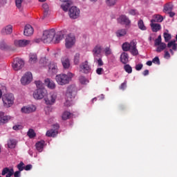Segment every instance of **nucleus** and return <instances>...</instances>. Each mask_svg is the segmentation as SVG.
I'll return each instance as SVG.
<instances>
[{"mask_svg": "<svg viewBox=\"0 0 177 177\" xmlns=\"http://www.w3.org/2000/svg\"><path fill=\"white\" fill-rule=\"evenodd\" d=\"M27 135L28 138H30V139H32L33 138H35V136H37V133H35V131L32 129H29Z\"/></svg>", "mask_w": 177, "mask_h": 177, "instance_id": "nucleus-39", "label": "nucleus"}, {"mask_svg": "<svg viewBox=\"0 0 177 177\" xmlns=\"http://www.w3.org/2000/svg\"><path fill=\"white\" fill-rule=\"evenodd\" d=\"M75 45V36L73 34H69L65 39V46L67 49H71Z\"/></svg>", "mask_w": 177, "mask_h": 177, "instance_id": "nucleus-5", "label": "nucleus"}, {"mask_svg": "<svg viewBox=\"0 0 177 177\" xmlns=\"http://www.w3.org/2000/svg\"><path fill=\"white\" fill-rule=\"evenodd\" d=\"M35 84L37 89H45V88L44 87V83H42V82H41L40 80L35 81Z\"/></svg>", "mask_w": 177, "mask_h": 177, "instance_id": "nucleus-44", "label": "nucleus"}, {"mask_svg": "<svg viewBox=\"0 0 177 177\" xmlns=\"http://www.w3.org/2000/svg\"><path fill=\"white\" fill-rule=\"evenodd\" d=\"M42 8L44 9L43 19H45V17L48 16V12H49V6H48L47 3H44L43 4Z\"/></svg>", "mask_w": 177, "mask_h": 177, "instance_id": "nucleus-36", "label": "nucleus"}, {"mask_svg": "<svg viewBox=\"0 0 177 177\" xmlns=\"http://www.w3.org/2000/svg\"><path fill=\"white\" fill-rule=\"evenodd\" d=\"M22 67H24V61L21 58H15L12 63V68L15 71H19Z\"/></svg>", "mask_w": 177, "mask_h": 177, "instance_id": "nucleus-9", "label": "nucleus"}, {"mask_svg": "<svg viewBox=\"0 0 177 177\" xmlns=\"http://www.w3.org/2000/svg\"><path fill=\"white\" fill-rule=\"evenodd\" d=\"M80 71L84 73V74H88V73H91V66H89V63L88 61H85L82 62L80 66Z\"/></svg>", "mask_w": 177, "mask_h": 177, "instance_id": "nucleus-11", "label": "nucleus"}, {"mask_svg": "<svg viewBox=\"0 0 177 177\" xmlns=\"http://www.w3.org/2000/svg\"><path fill=\"white\" fill-rule=\"evenodd\" d=\"M108 6H114L117 3V0H106Z\"/></svg>", "mask_w": 177, "mask_h": 177, "instance_id": "nucleus-48", "label": "nucleus"}, {"mask_svg": "<svg viewBox=\"0 0 177 177\" xmlns=\"http://www.w3.org/2000/svg\"><path fill=\"white\" fill-rule=\"evenodd\" d=\"M167 48V44L165 43H161L160 45H158L156 48V52L160 53V52H162V50Z\"/></svg>", "mask_w": 177, "mask_h": 177, "instance_id": "nucleus-35", "label": "nucleus"}, {"mask_svg": "<svg viewBox=\"0 0 177 177\" xmlns=\"http://www.w3.org/2000/svg\"><path fill=\"white\" fill-rule=\"evenodd\" d=\"M137 43L135 41H131V47L130 50L129 51L133 56H138L139 55V51L138 50V48H136Z\"/></svg>", "mask_w": 177, "mask_h": 177, "instance_id": "nucleus-14", "label": "nucleus"}, {"mask_svg": "<svg viewBox=\"0 0 177 177\" xmlns=\"http://www.w3.org/2000/svg\"><path fill=\"white\" fill-rule=\"evenodd\" d=\"M46 89L45 88H37L33 93V97L37 100H41V99H44L46 95Z\"/></svg>", "mask_w": 177, "mask_h": 177, "instance_id": "nucleus-6", "label": "nucleus"}, {"mask_svg": "<svg viewBox=\"0 0 177 177\" xmlns=\"http://www.w3.org/2000/svg\"><path fill=\"white\" fill-rule=\"evenodd\" d=\"M124 70L128 74H131L132 73V66L129 64H126L124 66Z\"/></svg>", "mask_w": 177, "mask_h": 177, "instance_id": "nucleus-45", "label": "nucleus"}, {"mask_svg": "<svg viewBox=\"0 0 177 177\" xmlns=\"http://www.w3.org/2000/svg\"><path fill=\"white\" fill-rule=\"evenodd\" d=\"M37 110V107L34 105H31L30 106H24L21 108V113H24V114H30V113H34Z\"/></svg>", "mask_w": 177, "mask_h": 177, "instance_id": "nucleus-15", "label": "nucleus"}, {"mask_svg": "<svg viewBox=\"0 0 177 177\" xmlns=\"http://www.w3.org/2000/svg\"><path fill=\"white\" fill-rule=\"evenodd\" d=\"M48 71L51 74H57V64L55 62H50L48 65Z\"/></svg>", "mask_w": 177, "mask_h": 177, "instance_id": "nucleus-22", "label": "nucleus"}, {"mask_svg": "<svg viewBox=\"0 0 177 177\" xmlns=\"http://www.w3.org/2000/svg\"><path fill=\"white\" fill-rule=\"evenodd\" d=\"M71 117V113L68 111H65L62 113V118L64 120V121H66V120H68Z\"/></svg>", "mask_w": 177, "mask_h": 177, "instance_id": "nucleus-41", "label": "nucleus"}, {"mask_svg": "<svg viewBox=\"0 0 177 177\" xmlns=\"http://www.w3.org/2000/svg\"><path fill=\"white\" fill-rule=\"evenodd\" d=\"M142 75L146 77V75H149V70L146 69L143 71Z\"/></svg>", "mask_w": 177, "mask_h": 177, "instance_id": "nucleus-64", "label": "nucleus"}, {"mask_svg": "<svg viewBox=\"0 0 177 177\" xmlns=\"http://www.w3.org/2000/svg\"><path fill=\"white\" fill-rule=\"evenodd\" d=\"M44 145H45V141L44 140L39 141L36 143V149L38 151H39V153H41L42 150H44Z\"/></svg>", "mask_w": 177, "mask_h": 177, "instance_id": "nucleus-31", "label": "nucleus"}, {"mask_svg": "<svg viewBox=\"0 0 177 177\" xmlns=\"http://www.w3.org/2000/svg\"><path fill=\"white\" fill-rule=\"evenodd\" d=\"M129 15H131V16H136V15H139V13L135 9H131L129 10Z\"/></svg>", "mask_w": 177, "mask_h": 177, "instance_id": "nucleus-52", "label": "nucleus"}, {"mask_svg": "<svg viewBox=\"0 0 177 177\" xmlns=\"http://www.w3.org/2000/svg\"><path fill=\"white\" fill-rule=\"evenodd\" d=\"M164 57H165V59H170L171 58V54H169V52H168V50H165Z\"/></svg>", "mask_w": 177, "mask_h": 177, "instance_id": "nucleus-56", "label": "nucleus"}, {"mask_svg": "<svg viewBox=\"0 0 177 177\" xmlns=\"http://www.w3.org/2000/svg\"><path fill=\"white\" fill-rule=\"evenodd\" d=\"M115 34L118 38L125 37L127 35V29H119L116 31Z\"/></svg>", "mask_w": 177, "mask_h": 177, "instance_id": "nucleus-33", "label": "nucleus"}, {"mask_svg": "<svg viewBox=\"0 0 177 177\" xmlns=\"http://www.w3.org/2000/svg\"><path fill=\"white\" fill-rule=\"evenodd\" d=\"M122 50H124V52L129 51V50L131 49V41H130V43H128V42L124 43L122 46Z\"/></svg>", "mask_w": 177, "mask_h": 177, "instance_id": "nucleus-37", "label": "nucleus"}, {"mask_svg": "<svg viewBox=\"0 0 177 177\" xmlns=\"http://www.w3.org/2000/svg\"><path fill=\"white\" fill-rule=\"evenodd\" d=\"M17 168L19 172L24 171V162H20V163L17 165Z\"/></svg>", "mask_w": 177, "mask_h": 177, "instance_id": "nucleus-50", "label": "nucleus"}, {"mask_svg": "<svg viewBox=\"0 0 177 177\" xmlns=\"http://www.w3.org/2000/svg\"><path fill=\"white\" fill-rule=\"evenodd\" d=\"M39 63L40 64H43V66H46L48 63V62H46V58L45 57L41 58Z\"/></svg>", "mask_w": 177, "mask_h": 177, "instance_id": "nucleus-55", "label": "nucleus"}, {"mask_svg": "<svg viewBox=\"0 0 177 177\" xmlns=\"http://www.w3.org/2000/svg\"><path fill=\"white\" fill-rule=\"evenodd\" d=\"M77 95V87L74 85L68 86L66 96L67 97L66 102L64 103L65 106H70L71 99H74Z\"/></svg>", "mask_w": 177, "mask_h": 177, "instance_id": "nucleus-2", "label": "nucleus"}, {"mask_svg": "<svg viewBox=\"0 0 177 177\" xmlns=\"http://www.w3.org/2000/svg\"><path fill=\"white\" fill-rule=\"evenodd\" d=\"M152 62L154 64H158L160 65V58H158V57H155L153 59H152Z\"/></svg>", "mask_w": 177, "mask_h": 177, "instance_id": "nucleus-54", "label": "nucleus"}, {"mask_svg": "<svg viewBox=\"0 0 177 177\" xmlns=\"http://www.w3.org/2000/svg\"><path fill=\"white\" fill-rule=\"evenodd\" d=\"M103 71H104V70L102 68H97L96 70V73H97V74H98V75H102Z\"/></svg>", "mask_w": 177, "mask_h": 177, "instance_id": "nucleus-58", "label": "nucleus"}, {"mask_svg": "<svg viewBox=\"0 0 177 177\" xmlns=\"http://www.w3.org/2000/svg\"><path fill=\"white\" fill-rule=\"evenodd\" d=\"M141 68H143V64H137L136 66V70L137 71H140V69Z\"/></svg>", "mask_w": 177, "mask_h": 177, "instance_id": "nucleus-57", "label": "nucleus"}, {"mask_svg": "<svg viewBox=\"0 0 177 177\" xmlns=\"http://www.w3.org/2000/svg\"><path fill=\"white\" fill-rule=\"evenodd\" d=\"M163 37L165 39V41L169 42V41H171V34L165 32L163 34Z\"/></svg>", "mask_w": 177, "mask_h": 177, "instance_id": "nucleus-47", "label": "nucleus"}, {"mask_svg": "<svg viewBox=\"0 0 177 177\" xmlns=\"http://www.w3.org/2000/svg\"><path fill=\"white\" fill-rule=\"evenodd\" d=\"M14 174L13 168L10 169L9 167H5L1 171V175L6 177H11Z\"/></svg>", "mask_w": 177, "mask_h": 177, "instance_id": "nucleus-21", "label": "nucleus"}, {"mask_svg": "<svg viewBox=\"0 0 177 177\" xmlns=\"http://www.w3.org/2000/svg\"><path fill=\"white\" fill-rule=\"evenodd\" d=\"M120 62L123 64H127V63H128V62H129V55H128V53L124 52L121 54Z\"/></svg>", "mask_w": 177, "mask_h": 177, "instance_id": "nucleus-24", "label": "nucleus"}, {"mask_svg": "<svg viewBox=\"0 0 177 177\" xmlns=\"http://www.w3.org/2000/svg\"><path fill=\"white\" fill-rule=\"evenodd\" d=\"M80 9L75 6H72L68 10L69 17L73 20L80 17Z\"/></svg>", "mask_w": 177, "mask_h": 177, "instance_id": "nucleus-8", "label": "nucleus"}, {"mask_svg": "<svg viewBox=\"0 0 177 177\" xmlns=\"http://www.w3.org/2000/svg\"><path fill=\"white\" fill-rule=\"evenodd\" d=\"M151 28L153 32H158L161 30V25L160 24H155L154 22H151Z\"/></svg>", "mask_w": 177, "mask_h": 177, "instance_id": "nucleus-27", "label": "nucleus"}, {"mask_svg": "<svg viewBox=\"0 0 177 177\" xmlns=\"http://www.w3.org/2000/svg\"><path fill=\"white\" fill-rule=\"evenodd\" d=\"M55 34V29L44 31L43 36L41 37L42 42H44V44H50V42H53Z\"/></svg>", "mask_w": 177, "mask_h": 177, "instance_id": "nucleus-3", "label": "nucleus"}, {"mask_svg": "<svg viewBox=\"0 0 177 177\" xmlns=\"http://www.w3.org/2000/svg\"><path fill=\"white\" fill-rule=\"evenodd\" d=\"M16 145H17L16 140H9L8 141V147L9 149H15V147H16Z\"/></svg>", "mask_w": 177, "mask_h": 177, "instance_id": "nucleus-34", "label": "nucleus"}, {"mask_svg": "<svg viewBox=\"0 0 177 177\" xmlns=\"http://www.w3.org/2000/svg\"><path fill=\"white\" fill-rule=\"evenodd\" d=\"M127 88V83L124 82L120 86V89H125Z\"/></svg>", "mask_w": 177, "mask_h": 177, "instance_id": "nucleus-63", "label": "nucleus"}, {"mask_svg": "<svg viewBox=\"0 0 177 177\" xmlns=\"http://www.w3.org/2000/svg\"><path fill=\"white\" fill-rule=\"evenodd\" d=\"M32 81V73L31 72L26 73L21 78V83L22 85H28Z\"/></svg>", "mask_w": 177, "mask_h": 177, "instance_id": "nucleus-10", "label": "nucleus"}, {"mask_svg": "<svg viewBox=\"0 0 177 177\" xmlns=\"http://www.w3.org/2000/svg\"><path fill=\"white\" fill-rule=\"evenodd\" d=\"M62 64L64 70H68L70 68V59L67 57H64L61 59Z\"/></svg>", "mask_w": 177, "mask_h": 177, "instance_id": "nucleus-20", "label": "nucleus"}, {"mask_svg": "<svg viewBox=\"0 0 177 177\" xmlns=\"http://www.w3.org/2000/svg\"><path fill=\"white\" fill-rule=\"evenodd\" d=\"M138 28H140V30H142V31H146V30H147V28L145 26V23L143 22V20H142V19H140L138 21Z\"/></svg>", "mask_w": 177, "mask_h": 177, "instance_id": "nucleus-38", "label": "nucleus"}, {"mask_svg": "<svg viewBox=\"0 0 177 177\" xmlns=\"http://www.w3.org/2000/svg\"><path fill=\"white\" fill-rule=\"evenodd\" d=\"M56 135H57V130L56 129L48 130L46 133L48 138H55Z\"/></svg>", "mask_w": 177, "mask_h": 177, "instance_id": "nucleus-32", "label": "nucleus"}, {"mask_svg": "<svg viewBox=\"0 0 177 177\" xmlns=\"http://www.w3.org/2000/svg\"><path fill=\"white\" fill-rule=\"evenodd\" d=\"M56 99H57V94L56 93H50L47 95L46 97L44 98L46 104L52 106L56 102Z\"/></svg>", "mask_w": 177, "mask_h": 177, "instance_id": "nucleus-7", "label": "nucleus"}, {"mask_svg": "<svg viewBox=\"0 0 177 177\" xmlns=\"http://www.w3.org/2000/svg\"><path fill=\"white\" fill-rule=\"evenodd\" d=\"M164 17L160 15H154L151 23H162Z\"/></svg>", "mask_w": 177, "mask_h": 177, "instance_id": "nucleus-23", "label": "nucleus"}, {"mask_svg": "<svg viewBox=\"0 0 177 177\" xmlns=\"http://www.w3.org/2000/svg\"><path fill=\"white\" fill-rule=\"evenodd\" d=\"M32 34H34V28H32V26L26 25L24 30V35H26V37H30Z\"/></svg>", "mask_w": 177, "mask_h": 177, "instance_id": "nucleus-19", "label": "nucleus"}, {"mask_svg": "<svg viewBox=\"0 0 177 177\" xmlns=\"http://www.w3.org/2000/svg\"><path fill=\"white\" fill-rule=\"evenodd\" d=\"M44 82L46 85V86H48V88H49V89H55L56 88V84H55V82H53V80H51L49 78H47L44 80Z\"/></svg>", "mask_w": 177, "mask_h": 177, "instance_id": "nucleus-26", "label": "nucleus"}, {"mask_svg": "<svg viewBox=\"0 0 177 177\" xmlns=\"http://www.w3.org/2000/svg\"><path fill=\"white\" fill-rule=\"evenodd\" d=\"M118 23L119 24H124V26H129L131 24V20L127 17V15H121L118 18Z\"/></svg>", "mask_w": 177, "mask_h": 177, "instance_id": "nucleus-12", "label": "nucleus"}, {"mask_svg": "<svg viewBox=\"0 0 177 177\" xmlns=\"http://www.w3.org/2000/svg\"><path fill=\"white\" fill-rule=\"evenodd\" d=\"M79 80L80 84H82L83 85H85L89 82V81L84 76H80Z\"/></svg>", "mask_w": 177, "mask_h": 177, "instance_id": "nucleus-46", "label": "nucleus"}, {"mask_svg": "<svg viewBox=\"0 0 177 177\" xmlns=\"http://www.w3.org/2000/svg\"><path fill=\"white\" fill-rule=\"evenodd\" d=\"M167 48H169V52H170L171 55H174V51L177 50L176 41L175 40L169 41L167 44Z\"/></svg>", "mask_w": 177, "mask_h": 177, "instance_id": "nucleus-16", "label": "nucleus"}, {"mask_svg": "<svg viewBox=\"0 0 177 177\" xmlns=\"http://www.w3.org/2000/svg\"><path fill=\"white\" fill-rule=\"evenodd\" d=\"M161 41H162L161 35H159L158 38L155 39V46H158V45L162 44Z\"/></svg>", "mask_w": 177, "mask_h": 177, "instance_id": "nucleus-51", "label": "nucleus"}, {"mask_svg": "<svg viewBox=\"0 0 177 177\" xmlns=\"http://www.w3.org/2000/svg\"><path fill=\"white\" fill-rule=\"evenodd\" d=\"M73 77H74V74L71 73V72H68L67 74L61 73L56 75L55 80L58 85H67V84H70Z\"/></svg>", "mask_w": 177, "mask_h": 177, "instance_id": "nucleus-1", "label": "nucleus"}, {"mask_svg": "<svg viewBox=\"0 0 177 177\" xmlns=\"http://www.w3.org/2000/svg\"><path fill=\"white\" fill-rule=\"evenodd\" d=\"M64 37V36L61 32L57 34L55 33L53 40V44H59V42H60Z\"/></svg>", "mask_w": 177, "mask_h": 177, "instance_id": "nucleus-25", "label": "nucleus"}, {"mask_svg": "<svg viewBox=\"0 0 177 177\" xmlns=\"http://www.w3.org/2000/svg\"><path fill=\"white\" fill-rule=\"evenodd\" d=\"M10 118H12L10 115H3V116H1V118H0V125H3L4 124H7V122H9Z\"/></svg>", "mask_w": 177, "mask_h": 177, "instance_id": "nucleus-29", "label": "nucleus"}, {"mask_svg": "<svg viewBox=\"0 0 177 177\" xmlns=\"http://www.w3.org/2000/svg\"><path fill=\"white\" fill-rule=\"evenodd\" d=\"M21 171H19V170L13 173L14 177H20L21 176Z\"/></svg>", "mask_w": 177, "mask_h": 177, "instance_id": "nucleus-59", "label": "nucleus"}, {"mask_svg": "<svg viewBox=\"0 0 177 177\" xmlns=\"http://www.w3.org/2000/svg\"><path fill=\"white\" fill-rule=\"evenodd\" d=\"M95 62H96L98 67H102L104 63H103V60H102V58H99L98 59L96 57H94Z\"/></svg>", "mask_w": 177, "mask_h": 177, "instance_id": "nucleus-49", "label": "nucleus"}, {"mask_svg": "<svg viewBox=\"0 0 177 177\" xmlns=\"http://www.w3.org/2000/svg\"><path fill=\"white\" fill-rule=\"evenodd\" d=\"M174 9V5H172V3L169 2L165 4L164 8H163V12H172V10Z\"/></svg>", "mask_w": 177, "mask_h": 177, "instance_id": "nucleus-30", "label": "nucleus"}, {"mask_svg": "<svg viewBox=\"0 0 177 177\" xmlns=\"http://www.w3.org/2000/svg\"><path fill=\"white\" fill-rule=\"evenodd\" d=\"M71 5V2H66V3L61 5V8L64 12H67V10H68V8H70Z\"/></svg>", "mask_w": 177, "mask_h": 177, "instance_id": "nucleus-42", "label": "nucleus"}, {"mask_svg": "<svg viewBox=\"0 0 177 177\" xmlns=\"http://www.w3.org/2000/svg\"><path fill=\"white\" fill-rule=\"evenodd\" d=\"M12 129H14V131H19V129H21V125H15L13 126Z\"/></svg>", "mask_w": 177, "mask_h": 177, "instance_id": "nucleus-61", "label": "nucleus"}, {"mask_svg": "<svg viewBox=\"0 0 177 177\" xmlns=\"http://www.w3.org/2000/svg\"><path fill=\"white\" fill-rule=\"evenodd\" d=\"M38 62V58L37 57V54L30 53L29 55V63L30 64H35Z\"/></svg>", "mask_w": 177, "mask_h": 177, "instance_id": "nucleus-28", "label": "nucleus"}, {"mask_svg": "<svg viewBox=\"0 0 177 177\" xmlns=\"http://www.w3.org/2000/svg\"><path fill=\"white\" fill-rule=\"evenodd\" d=\"M2 101L4 107H12L15 102V96L12 93L3 94L2 96Z\"/></svg>", "mask_w": 177, "mask_h": 177, "instance_id": "nucleus-4", "label": "nucleus"}, {"mask_svg": "<svg viewBox=\"0 0 177 177\" xmlns=\"http://www.w3.org/2000/svg\"><path fill=\"white\" fill-rule=\"evenodd\" d=\"M23 1L24 0H15V5L18 9L21 8V3H23Z\"/></svg>", "mask_w": 177, "mask_h": 177, "instance_id": "nucleus-53", "label": "nucleus"}, {"mask_svg": "<svg viewBox=\"0 0 177 177\" xmlns=\"http://www.w3.org/2000/svg\"><path fill=\"white\" fill-rule=\"evenodd\" d=\"M103 52L105 55V56H110L111 55H113V51L111 50V48L110 46H106L103 50Z\"/></svg>", "mask_w": 177, "mask_h": 177, "instance_id": "nucleus-40", "label": "nucleus"}, {"mask_svg": "<svg viewBox=\"0 0 177 177\" xmlns=\"http://www.w3.org/2000/svg\"><path fill=\"white\" fill-rule=\"evenodd\" d=\"M12 32L13 26L12 25H8L1 30V34H3V35H10Z\"/></svg>", "mask_w": 177, "mask_h": 177, "instance_id": "nucleus-18", "label": "nucleus"}, {"mask_svg": "<svg viewBox=\"0 0 177 177\" xmlns=\"http://www.w3.org/2000/svg\"><path fill=\"white\" fill-rule=\"evenodd\" d=\"M80 53H77L73 58V63L75 65H78L80 64Z\"/></svg>", "mask_w": 177, "mask_h": 177, "instance_id": "nucleus-43", "label": "nucleus"}, {"mask_svg": "<svg viewBox=\"0 0 177 177\" xmlns=\"http://www.w3.org/2000/svg\"><path fill=\"white\" fill-rule=\"evenodd\" d=\"M32 165H27L26 166L24 167L25 171H30L32 169Z\"/></svg>", "mask_w": 177, "mask_h": 177, "instance_id": "nucleus-60", "label": "nucleus"}, {"mask_svg": "<svg viewBox=\"0 0 177 177\" xmlns=\"http://www.w3.org/2000/svg\"><path fill=\"white\" fill-rule=\"evenodd\" d=\"M93 55L94 57H100L102 55V46L100 44L96 45L93 49Z\"/></svg>", "mask_w": 177, "mask_h": 177, "instance_id": "nucleus-17", "label": "nucleus"}, {"mask_svg": "<svg viewBox=\"0 0 177 177\" xmlns=\"http://www.w3.org/2000/svg\"><path fill=\"white\" fill-rule=\"evenodd\" d=\"M50 110H52V109L49 106H47L45 108L46 114L47 115L49 114V111H50Z\"/></svg>", "mask_w": 177, "mask_h": 177, "instance_id": "nucleus-62", "label": "nucleus"}, {"mask_svg": "<svg viewBox=\"0 0 177 177\" xmlns=\"http://www.w3.org/2000/svg\"><path fill=\"white\" fill-rule=\"evenodd\" d=\"M14 44L15 46H17V48H23L24 46H27V45H29L30 40H26V39L15 40Z\"/></svg>", "mask_w": 177, "mask_h": 177, "instance_id": "nucleus-13", "label": "nucleus"}]
</instances>
